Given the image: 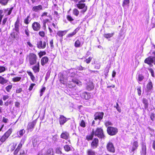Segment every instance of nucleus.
<instances>
[{
	"label": "nucleus",
	"mask_w": 155,
	"mask_h": 155,
	"mask_svg": "<svg viewBox=\"0 0 155 155\" xmlns=\"http://www.w3.org/2000/svg\"><path fill=\"white\" fill-rule=\"evenodd\" d=\"M92 59V58L91 57H90L88 58L87 59H86L85 60V62H86V63L87 64H88L90 63L91 61V60Z\"/></svg>",
	"instance_id": "obj_57"
},
{
	"label": "nucleus",
	"mask_w": 155,
	"mask_h": 155,
	"mask_svg": "<svg viewBox=\"0 0 155 155\" xmlns=\"http://www.w3.org/2000/svg\"><path fill=\"white\" fill-rule=\"evenodd\" d=\"M32 28L34 31H38L41 28L40 24L37 22H34L32 24Z\"/></svg>",
	"instance_id": "obj_12"
},
{
	"label": "nucleus",
	"mask_w": 155,
	"mask_h": 155,
	"mask_svg": "<svg viewBox=\"0 0 155 155\" xmlns=\"http://www.w3.org/2000/svg\"><path fill=\"white\" fill-rule=\"evenodd\" d=\"M36 84L35 83H32L31 84L29 87L28 88V90L29 91H31L33 88V87L35 86Z\"/></svg>",
	"instance_id": "obj_60"
},
{
	"label": "nucleus",
	"mask_w": 155,
	"mask_h": 155,
	"mask_svg": "<svg viewBox=\"0 0 155 155\" xmlns=\"http://www.w3.org/2000/svg\"><path fill=\"white\" fill-rule=\"evenodd\" d=\"M46 54V52L45 51H40L38 53V55L40 58H41L43 55Z\"/></svg>",
	"instance_id": "obj_49"
},
{
	"label": "nucleus",
	"mask_w": 155,
	"mask_h": 155,
	"mask_svg": "<svg viewBox=\"0 0 155 155\" xmlns=\"http://www.w3.org/2000/svg\"><path fill=\"white\" fill-rule=\"evenodd\" d=\"M80 28L78 27L76 29H75L74 31L72 32V33H70L68 34L67 36V38H71L73 36L75 35L77 32L79 30Z\"/></svg>",
	"instance_id": "obj_26"
},
{
	"label": "nucleus",
	"mask_w": 155,
	"mask_h": 155,
	"mask_svg": "<svg viewBox=\"0 0 155 155\" xmlns=\"http://www.w3.org/2000/svg\"><path fill=\"white\" fill-rule=\"evenodd\" d=\"M53 151L52 149H48L45 153V155H53Z\"/></svg>",
	"instance_id": "obj_35"
},
{
	"label": "nucleus",
	"mask_w": 155,
	"mask_h": 155,
	"mask_svg": "<svg viewBox=\"0 0 155 155\" xmlns=\"http://www.w3.org/2000/svg\"><path fill=\"white\" fill-rule=\"evenodd\" d=\"M64 147V150L66 152H68L71 150L70 147L68 145H65Z\"/></svg>",
	"instance_id": "obj_43"
},
{
	"label": "nucleus",
	"mask_w": 155,
	"mask_h": 155,
	"mask_svg": "<svg viewBox=\"0 0 155 155\" xmlns=\"http://www.w3.org/2000/svg\"><path fill=\"white\" fill-rule=\"evenodd\" d=\"M38 35L40 37L44 38L45 36V34L44 31H40L38 32Z\"/></svg>",
	"instance_id": "obj_46"
},
{
	"label": "nucleus",
	"mask_w": 155,
	"mask_h": 155,
	"mask_svg": "<svg viewBox=\"0 0 155 155\" xmlns=\"http://www.w3.org/2000/svg\"><path fill=\"white\" fill-rule=\"evenodd\" d=\"M94 86L93 84L91 82H89L87 83L86 87V89L89 91H91L94 89Z\"/></svg>",
	"instance_id": "obj_20"
},
{
	"label": "nucleus",
	"mask_w": 155,
	"mask_h": 155,
	"mask_svg": "<svg viewBox=\"0 0 155 155\" xmlns=\"http://www.w3.org/2000/svg\"><path fill=\"white\" fill-rule=\"evenodd\" d=\"M69 133L67 131L63 132L60 135L61 138L65 140H67L69 138Z\"/></svg>",
	"instance_id": "obj_19"
},
{
	"label": "nucleus",
	"mask_w": 155,
	"mask_h": 155,
	"mask_svg": "<svg viewBox=\"0 0 155 155\" xmlns=\"http://www.w3.org/2000/svg\"><path fill=\"white\" fill-rule=\"evenodd\" d=\"M94 136L99 138L104 139L105 137L104 131L102 127H97L95 131L94 130Z\"/></svg>",
	"instance_id": "obj_3"
},
{
	"label": "nucleus",
	"mask_w": 155,
	"mask_h": 155,
	"mask_svg": "<svg viewBox=\"0 0 155 155\" xmlns=\"http://www.w3.org/2000/svg\"><path fill=\"white\" fill-rule=\"evenodd\" d=\"M48 45L47 40L46 41H43L42 40H40L37 42V47L40 49H44L46 47V46Z\"/></svg>",
	"instance_id": "obj_8"
},
{
	"label": "nucleus",
	"mask_w": 155,
	"mask_h": 155,
	"mask_svg": "<svg viewBox=\"0 0 155 155\" xmlns=\"http://www.w3.org/2000/svg\"><path fill=\"white\" fill-rule=\"evenodd\" d=\"M13 130V129L12 128H10L8 129L2 135L0 139V140L2 142H5L12 134Z\"/></svg>",
	"instance_id": "obj_5"
},
{
	"label": "nucleus",
	"mask_w": 155,
	"mask_h": 155,
	"mask_svg": "<svg viewBox=\"0 0 155 155\" xmlns=\"http://www.w3.org/2000/svg\"><path fill=\"white\" fill-rule=\"evenodd\" d=\"M106 148L107 150L110 152L114 153L115 152V150L114 145L112 143L109 142L106 145Z\"/></svg>",
	"instance_id": "obj_9"
},
{
	"label": "nucleus",
	"mask_w": 155,
	"mask_h": 155,
	"mask_svg": "<svg viewBox=\"0 0 155 155\" xmlns=\"http://www.w3.org/2000/svg\"><path fill=\"white\" fill-rule=\"evenodd\" d=\"M138 95L140 96L141 94V87L139 86L137 88Z\"/></svg>",
	"instance_id": "obj_50"
},
{
	"label": "nucleus",
	"mask_w": 155,
	"mask_h": 155,
	"mask_svg": "<svg viewBox=\"0 0 155 155\" xmlns=\"http://www.w3.org/2000/svg\"><path fill=\"white\" fill-rule=\"evenodd\" d=\"M94 129H93L91 135H87L86 137V139L88 141L93 140L94 136Z\"/></svg>",
	"instance_id": "obj_25"
},
{
	"label": "nucleus",
	"mask_w": 155,
	"mask_h": 155,
	"mask_svg": "<svg viewBox=\"0 0 155 155\" xmlns=\"http://www.w3.org/2000/svg\"><path fill=\"white\" fill-rule=\"evenodd\" d=\"M22 91V88L21 87H19V88H16V91H15V92L17 94H19Z\"/></svg>",
	"instance_id": "obj_56"
},
{
	"label": "nucleus",
	"mask_w": 155,
	"mask_h": 155,
	"mask_svg": "<svg viewBox=\"0 0 155 155\" xmlns=\"http://www.w3.org/2000/svg\"><path fill=\"white\" fill-rule=\"evenodd\" d=\"M32 10L35 12H38L43 10V6L41 5L33 6L32 8Z\"/></svg>",
	"instance_id": "obj_15"
},
{
	"label": "nucleus",
	"mask_w": 155,
	"mask_h": 155,
	"mask_svg": "<svg viewBox=\"0 0 155 155\" xmlns=\"http://www.w3.org/2000/svg\"><path fill=\"white\" fill-rule=\"evenodd\" d=\"M49 61V58L47 56L42 57L41 60V63L42 66H44L48 63Z\"/></svg>",
	"instance_id": "obj_18"
},
{
	"label": "nucleus",
	"mask_w": 155,
	"mask_h": 155,
	"mask_svg": "<svg viewBox=\"0 0 155 155\" xmlns=\"http://www.w3.org/2000/svg\"><path fill=\"white\" fill-rule=\"evenodd\" d=\"M87 155H96V153L92 148L87 149L86 151Z\"/></svg>",
	"instance_id": "obj_23"
},
{
	"label": "nucleus",
	"mask_w": 155,
	"mask_h": 155,
	"mask_svg": "<svg viewBox=\"0 0 155 155\" xmlns=\"http://www.w3.org/2000/svg\"><path fill=\"white\" fill-rule=\"evenodd\" d=\"M114 32H113L111 33H107L104 34V37L105 38L107 39H108L112 37L114 35Z\"/></svg>",
	"instance_id": "obj_37"
},
{
	"label": "nucleus",
	"mask_w": 155,
	"mask_h": 155,
	"mask_svg": "<svg viewBox=\"0 0 155 155\" xmlns=\"http://www.w3.org/2000/svg\"><path fill=\"white\" fill-rule=\"evenodd\" d=\"M56 153L58 154H61L62 152L61 150V148H58L56 150Z\"/></svg>",
	"instance_id": "obj_64"
},
{
	"label": "nucleus",
	"mask_w": 155,
	"mask_h": 155,
	"mask_svg": "<svg viewBox=\"0 0 155 155\" xmlns=\"http://www.w3.org/2000/svg\"><path fill=\"white\" fill-rule=\"evenodd\" d=\"M71 81L75 85L76 84H79V80L76 78H73L72 79Z\"/></svg>",
	"instance_id": "obj_51"
},
{
	"label": "nucleus",
	"mask_w": 155,
	"mask_h": 155,
	"mask_svg": "<svg viewBox=\"0 0 155 155\" xmlns=\"http://www.w3.org/2000/svg\"><path fill=\"white\" fill-rule=\"evenodd\" d=\"M78 4H76V7L79 9H82V12L84 13L87 11V6L84 3H82L79 1Z\"/></svg>",
	"instance_id": "obj_7"
},
{
	"label": "nucleus",
	"mask_w": 155,
	"mask_h": 155,
	"mask_svg": "<svg viewBox=\"0 0 155 155\" xmlns=\"http://www.w3.org/2000/svg\"><path fill=\"white\" fill-rule=\"evenodd\" d=\"M6 70L5 68L3 66H0V73L4 72Z\"/></svg>",
	"instance_id": "obj_59"
},
{
	"label": "nucleus",
	"mask_w": 155,
	"mask_h": 155,
	"mask_svg": "<svg viewBox=\"0 0 155 155\" xmlns=\"http://www.w3.org/2000/svg\"><path fill=\"white\" fill-rule=\"evenodd\" d=\"M114 107H116L117 110L120 113L121 112V110L120 108L119 107V104L118 103H116V106H115Z\"/></svg>",
	"instance_id": "obj_61"
},
{
	"label": "nucleus",
	"mask_w": 155,
	"mask_h": 155,
	"mask_svg": "<svg viewBox=\"0 0 155 155\" xmlns=\"http://www.w3.org/2000/svg\"><path fill=\"white\" fill-rule=\"evenodd\" d=\"M107 131L108 135L112 136L115 135L118 132V130L116 127L109 126L107 127Z\"/></svg>",
	"instance_id": "obj_6"
},
{
	"label": "nucleus",
	"mask_w": 155,
	"mask_h": 155,
	"mask_svg": "<svg viewBox=\"0 0 155 155\" xmlns=\"http://www.w3.org/2000/svg\"><path fill=\"white\" fill-rule=\"evenodd\" d=\"M36 120L28 122L27 127V130L32 131L33 130L35 126L36 125Z\"/></svg>",
	"instance_id": "obj_10"
},
{
	"label": "nucleus",
	"mask_w": 155,
	"mask_h": 155,
	"mask_svg": "<svg viewBox=\"0 0 155 155\" xmlns=\"http://www.w3.org/2000/svg\"><path fill=\"white\" fill-rule=\"evenodd\" d=\"M8 81V80L5 79L4 77L0 76V84L4 85L7 83Z\"/></svg>",
	"instance_id": "obj_28"
},
{
	"label": "nucleus",
	"mask_w": 155,
	"mask_h": 155,
	"mask_svg": "<svg viewBox=\"0 0 155 155\" xmlns=\"http://www.w3.org/2000/svg\"><path fill=\"white\" fill-rule=\"evenodd\" d=\"M147 89L148 91H150L153 89V86L152 82L150 81L147 84Z\"/></svg>",
	"instance_id": "obj_27"
},
{
	"label": "nucleus",
	"mask_w": 155,
	"mask_h": 155,
	"mask_svg": "<svg viewBox=\"0 0 155 155\" xmlns=\"http://www.w3.org/2000/svg\"><path fill=\"white\" fill-rule=\"evenodd\" d=\"M99 140L98 138H94L91 143V147L92 149H96L99 145Z\"/></svg>",
	"instance_id": "obj_11"
},
{
	"label": "nucleus",
	"mask_w": 155,
	"mask_h": 155,
	"mask_svg": "<svg viewBox=\"0 0 155 155\" xmlns=\"http://www.w3.org/2000/svg\"><path fill=\"white\" fill-rule=\"evenodd\" d=\"M46 90V87H43L41 90L40 91V96H41L43 94V93Z\"/></svg>",
	"instance_id": "obj_52"
},
{
	"label": "nucleus",
	"mask_w": 155,
	"mask_h": 155,
	"mask_svg": "<svg viewBox=\"0 0 155 155\" xmlns=\"http://www.w3.org/2000/svg\"><path fill=\"white\" fill-rule=\"evenodd\" d=\"M66 18L68 21L71 22L74 20V19L70 15H68L66 16Z\"/></svg>",
	"instance_id": "obj_45"
},
{
	"label": "nucleus",
	"mask_w": 155,
	"mask_h": 155,
	"mask_svg": "<svg viewBox=\"0 0 155 155\" xmlns=\"http://www.w3.org/2000/svg\"><path fill=\"white\" fill-rule=\"evenodd\" d=\"M36 64L32 66V69L34 73H38L40 71V64L39 62Z\"/></svg>",
	"instance_id": "obj_16"
},
{
	"label": "nucleus",
	"mask_w": 155,
	"mask_h": 155,
	"mask_svg": "<svg viewBox=\"0 0 155 155\" xmlns=\"http://www.w3.org/2000/svg\"><path fill=\"white\" fill-rule=\"evenodd\" d=\"M148 70L150 72L151 76L153 77H155V75L154 74V72L152 68H148Z\"/></svg>",
	"instance_id": "obj_58"
},
{
	"label": "nucleus",
	"mask_w": 155,
	"mask_h": 155,
	"mask_svg": "<svg viewBox=\"0 0 155 155\" xmlns=\"http://www.w3.org/2000/svg\"><path fill=\"white\" fill-rule=\"evenodd\" d=\"M30 18V15H29L24 19V23L26 25H28L31 21L29 20Z\"/></svg>",
	"instance_id": "obj_34"
},
{
	"label": "nucleus",
	"mask_w": 155,
	"mask_h": 155,
	"mask_svg": "<svg viewBox=\"0 0 155 155\" xmlns=\"http://www.w3.org/2000/svg\"><path fill=\"white\" fill-rule=\"evenodd\" d=\"M9 0H0V4L2 5H6L8 2Z\"/></svg>",
	"instance_id": "obj_38"
},
{
	"label": "nucleus",
	"mask_w": 155,
	"mask_h": 155,
	"mask_svg": "<svg viewBox=\"0 0 155 155\" xmlns=\"http://www.w3.org/2000/svg\"><path fill=\"white\" fill-rule=\"evenodd\" d=\"M68 31L67 30H64L63 31H58L57 33V35L56 36H58L61 37L62 39L63 37L67 33Z\"/></svg>",
	"instance_id": "obj_17"
},
{
	"label": "nucleus",
	"mask_w": 155,
	"mask_h": 155,
	"mask_svg": "<svg viewBox=\"0 0 155 155\" xmlns=\"http://www.w3.org/2000/svg\"><path fill=\"white\" fill-rule=\"evenodd\" d=\"M104 113L103 112H96L94 115V120H100L102 119Z\"/></svg>",
	"instance_id": "obj_13"
},
{
	"label": "nucleus",
	"mask_w": 155,
	"mask_h": 155,
	"mask_svg": "<svg viewBox=\"0 0 155 155\" xmlns=\"http://www.w3.org/2000/svg\"><path fill=\"white\" fill-rule=\"evenodd\" d=\"M27 58L30 65H32L36 64L38 57L35 54L33 53H30L27 55Z\"/></svg>",
	"instance_id": "obj_2"
},
{
	"label": "nucleus",
	"mask_w": 155,
	"mask_h": 155,
	"mask_svg": "<svg viewBox=\"0 0 155 155\" xmlns=\"http://www.w3.org/2000/svg\"><path fill=\"white\" fill-rule=\"evenodd\" d=\"M92 96V94L90 93L84 92L82 94V96L84 97V98L86 100H88L90 99Z\"/></svg>",
	"instance_id": "obj_24"
},
{
	"label": "nucleus",
	"mask_w": 155,
	"mask_h": 155,
	"mask_svg": "<svg viewBox=\"0 0 155 155\" xmlns=\"http://www.w3.org/2000/svg\"><path fill=\"white\" fill-rule=\"evenodd\" d=\"M68 86L69 87L71 88L75 87L76 85H75L71 81H69L68 83Z\"/></svg>",
	"instance_id": "obj_41"
},
{
	"label": "nucleus",
	"mask_w": 155,
	"mask_h": 155,
	"mask_svg": "<svg viewBox=\"0 0 155 155\" xmlns=\"http://www.w3.org/2000/svg\"><path fill=\"white\" fill-rule=\"evenodd\" d=\"M70 118H67L63 115H61L59 118V121L61 125H62L65 123Z\"/></svg>",
	"instance_id": "obj_14"
},
{
	"label": "nucleus",
	"mask_w": 155,
	"mask_h": 155,
	"mask_svg": "<svg viewBox=\"0 0 155 155\" xmlns=\"http://www.w3.org/2000/svg\"><path fill=\"white\" fill-rule=\"evenodd\" d=\"M25 33L26 35L27 36L29 37L30 36L29 34V31L28 30V28H27H27L25 30Z\"/></svg>",
	"instance_id": "obj_54"
},
{
	"label": "nucleus",
	"mask_w": 155,
	"mask_h": 155,
	"mask_svg": "<svg viewBox=\"0 0 155 155\" xmlns=\"http://www.w3.org/2000/svg\"><path fill=\"white\" fill-rule=\"evenodd\" d=\"M19 23L20 19L18 17L17 19V20L14 24V30L16 32V33L12 32L10 34V36L12 38L14 39L18 38L19 37L18 34L19 33Z\"/></svg>",
	"instance_id": "obj_1"
},
{
	"label": "nucleus",
	"mask_w": 155,
	"mask_h": 155,
	"mask_svg": "<svg viewBox=\"0 0 155 155\" xmlns=\"http://www.w3.org/2000/svg\"><path fill=\"white\" fill-rule=\"evenodd\" d=\"M50 21L48 19L46 18L43 20L42 23L43 27L44 30H45L46 28V23L48 22H50Z\"/></svg>",
	"instance_id": "obj_29"
},
{
	"label": "nucleus",
	"mask_w": 155,
	"mask_h": 155,
	"mask_svg": "<svg viewBox=\"0 0 155 155\" xmlns=\"http://www.w3.org/2000/svg\"><path fill=\"white\" fill-rule=\"evenodd\" d=\"M82 44L80 40L77 39L75 42L74 46L76 48H79L80 47Z\"/></svg>",
	"instance_id": "obj_31"
},
{
	"label": "nucleus",
	"mask_w": 155,
	"mask_h": 155,
	"mask_svg": "<svg viewBox=\"0 0 155 155\" xmlns=\"http://www.w3.org/2000/svg\"><path fill=\"white\" fill-rule=\"evenodd\" d=\"M155 114L153 113H151L150 115V117L152 121H153L155 119Z\"/></svg>",
	"instance_id": "obj_53"
},
{
	"label": "nucleus",
	"mask_w": 155,
	"mask_h": 155,
	"mask_svg": "<svg viewBox=\"0 0 155 155\" xmlns=\"http://www.w3.org/2000/svg\"><path fill=\"white\" fill-rule=\"evenodd\" d=\"M19 134L20 136H22L25 133V130L24 129H21L19 131Z\"/></svg>",
	"instance_id": "obj_55"
},
{
	"label": "nucleus",
	"mask_w": 155,
	"mask_h": 155,
	"mask_svg": "<svg viewBox=\"0 0 155 155\" xmlns=\"http://www.w3.org/2000/svg\"><path fill=\"white\" fill-rule=\"evenodd\" d=\"M3 14V11L2 10H0V25L1 23V21L2 18L4 17V14Z\"/></svg>",
	"instance_id": "obj_48"
},
{
	"label": "nucleus",
	"mask_w": 155,
	"mask_h": 155,
	"mask_svg": "<svg viewBox=\"0 0 155 155\" xmlns=\"http://www.w3.org/2000/svg\"><path fill=\"white\" fill-rule=\"evenodd\" d=\"M25 140L24 139H22L21 140V141L19 144H18L16 149L19 150H20L23 144L24 143Z\"/></svg>",
	"instance_id": "obj_32"
},
{
	"label": "nucleus",
	"mask_w": 155,
	"mask_h": 155,
	"mask_svg": "<svg viewBox=\"0 0 155 155\" xmlns=\"http://www.w3.org/2000/svg\"><path fill=\"white\" fill-rule=\"evenodd\" d=\"M80 126L83 128L86 127V123L84 120H82L79 123Z\"/></svg>",
	"instance_id": "obj_44"
},
{
	"label": "nucleus",
	"mask_w": 155,
	"mask_h": 155,
	"mask_svg": "<svg viewBox=\"0 0 155 155\" xmlns=\"http://www.w3.org/2000/svg\"><path fill=\"white\" fill-rule=\"evenodd\" d=\"M142 102L144 104V108L145 109L147 108L148 105L147 100L145 98H143L142 100Z\"/></svg>",
	"instance_id": "obj_33"
},
{
	"label": "nucleus",
	"mask_w": 155,
	"mask_h": 155,
	"mask_svg": "<svg viewBox=\"0 0 155 155\" xmlns=\"http://www.w3.org/2000/svg\"><path fill=\"white\" fill-rule=\"evenodd\" d=\"M130 0H123L122 6L124 7L126 5H129L130 4Z\"/></svg>",
	"instance_id": "obj_39"
},
{
	"label": "nucleus",
	"mask_w": 155,
	"mask_h": 155,
	"mask_svg": "<svg viewBox=\"0 0 155 155\" xmlns=\"http://www.w3.org/2000/svg\"><path fill=\"white\" fill-rule=\"evenodd\" d=\"M27 72L28 75L30 77L32 81H34L35 80V78L32 73L31 71H27Z\"/></svg>",
	"instance_id": "obj_30"
},
{
	"label": "nucleus",
	"mask_w": 155,
	"mask_h": 155,
	"mask_svg": "<svg viewBox=\"0 0 155 155\" xmlns=\"http://www.w3.org/2000/svg\"><path fill=\"white\" fill-rule=\"evenodd\" d=\"M138 146L139 145L137 141H134L132 143V147L131 150V151L134 152V150L137 148Z\"/></svg>",
	"instance_id": "obj_21"
},
{
	"label": "nucleus",
	"mask_w": 155,
	"mask_h": 155,
	"mask_svg": "<svg viewBox=\"0 0 155 155\" xmlns=\"http://www.w3.org/2000/svg\"><path fill=\"white\" fill-rule=\"evenodd\" d=\"M154 56H149L146 58L144 60V62L150 66V67L153 66L152 64L154 63L155 64V52L152 53Z\"/></svg>",
	"instance_id": "obj_4"
},
{
	"label": "nucleus",
	"mask_w": 155,
	"mask_h": 155,
	"mask_svg": "<svg viewBox=\"0 0 155 155\" xmlns=\"http://www.w3.org/2000/svg\"><path fill=\"white\" fill-rule=\"evenodd\" d=\"M73 13L74 15L77 17L79 14V12L77 8H74L73 10Z\"/></svg>",
	"instance_id": "obj_40"
},
{
	"label": "nucleus",
	"mask_w": 155,
	"mask_h": 155,
	"mask_svg": "<svg viewBox=\"0 0 155 155\" xmlns=\"http://www.w3.org/2000/svg\"><path fill=\"white\" fill-rule=\"evenodd\" d=\"M17 145L16 144L13 143L11 147V150L12 151L15 150Z\"/></svg>",
	"instance_id": "obj_62"
},
{
	"label": "nucleus",
	"mask_w": 155,
	"mask_h": 155,
	"mask_svg": "<svg viewBox=\"0 0 155 155\" xmlns=\"http://www.w3.org/2000/svg\"><path fill=\"white\" fill-rule=\"evenodd\" d=\"M59 78V81L61 83L63 84H66L67 81V79L65 78L63 74H61L60 75Z\"/></svg>",
	"instance_id": "obj_22"
},
{
	"label": "nucleus",
	"mask_w": 155,
	"mask_h": 155,
	"mask_svg": "<svg viewBox=\"0 0 155 155\" xmlns=\"http://www.w3.org/2000/svg\"><path fill=\"white\" fill-rule=\"evenodd\" d=\"M12 84L8 85L5 87V89L7 92H9L12 88Z\"/></svg>",
	"instance_id": "obj_42"
},
{
	"label": "nucleus",
	"mask_w": 155,
	"mask_h": 155,
	"mask_svg": "<svg viewBox=\"0 0 155 155\" xmlns=\"http://www.w3.org/2000/svg\"><path fill=\"white\" fill-rule=\"evenodd\" d=\"M21 79V78L20 77H16L13 78L12 79V81L14 82L19 81Z\"/></svg>",
	"instance_id": "obj_36"
},
{
	"label": "nucleus",
	"mask_w": 155,
	"mask_h": 155,
	"mask_svg": "<svg viewBox=\"0 0 155 155\" xmlns=\"http://www.w3.org/2000/svg\"><path fill=\"white\" fill-rule=\"evenodd\" d=\"M144 78V77L142 74H139L138 76V81H141Z\"/></svg>",
	"instance_id": "obj_47"
},
{
	"label": "nucleus",
	"mask_w": 155,
	"mask_h": 155,
	"mask_svg": "<svg viewBox=\"0 0 155 155\" xmlns=\"http://www.w3.org/2000/svg\"><path fill=\"white\" fill-rule=\"evenodd\" d=\"M49 44L50 45L51 48H54V45L53 44V39H51L50 41Z\"/></svg>",
	"instance_id": "obj_63"
}]
</instances>
